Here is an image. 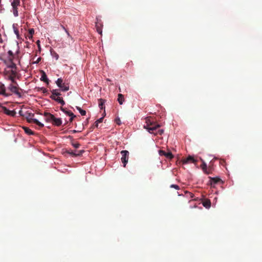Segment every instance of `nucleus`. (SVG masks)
<instances>
[{
  "mask_svg": "<svg viewBox=\"0 0 262 262\" xmlns=\"http://www.w3.org/2000/svg\"><path fill=\"white\" fill-rule=\"evenodd\" d=\"M4 73L7 77L8 80L11 81V83L16 84V81L14 78L16 76V65L14 63H10L7 65Z\"/></svg>",
  "mask_w": 262,
  "mask_h": 262,
  "instance_id": "obj_1",
  "label": "nucleus"
},
{
  "mask_svg": "<svg viewBox=\"0 0 262 262\" xmlns=\"http://www.w3.org/2000/svg\"><path fill=\"white\" fill-rule=\"evenodd\" d=\"M160 125L152 122L149 120V118H146V125L144 126V128L147 129L149 133L155 135H162L163 133V130L162 129H158Z\"/></svg>",
  "mask_w": 262,
  "mask_h": 262,
  "instance_id": "obj_2",
  "label": "nucleus"
},
{
  "mask_svg": "<svg viewBox=\"0 0 262 262\" xmlns=\"http://www.w3.org/2000/svg\"><path fill=\"white\" fill-rule=\"evenodd\" d=\"M34 116V114L28 112H26V114H25V117H26V119H27L28 122L37 124L39 127L42 128L43 126V123L38 121L36 119L33 118Z\"/></svg>",
  "mask_w": 262,
  "mask_h": 262,
  "instance_id": "obj_3",
  "label": "nucleus"
},
{
  "mask_svg": "<svg viewBox=\"0 0 262 262\" xmlns=\"http://www.w3.org/2000/svg\"><path fill=\"white\" fill-rule=\"evenodd\" d=\"M60 96V93L57 92L56 90H53L52 91V96H51V98L54 101L58 102V103H60L61 105H64L65 102L59 96Z\"/></svg>",
  "mask_w": 262,
  "mask_h": 262,
  "instance_id": "obj_4",
  "label": "nucleus"
},
{
  "mask_svg": "<svg viewBox=\"0 0 262 262\" xmlns=\"http://www.w3.org/2000/svg\"><path fill=\"white\" fill-rule=\"evenodd\" d=\"M7 90L11 92V93H14L16 96L19 97H21V93L19 92L18 84L12 82L11 84H9V86L7 87Z\"/></svg>",
  "mask_w": 262,
  "mask_h": 262,
  "instance_id": "obj_5",
  "label": "nucleus"
},
{
  "mask_svg": "<svg viewBox=\"0 0 262 262\" xmlns=\"http://www.w3.org/2000/svg\"><path fill=\"white\" fill-rule=\"evenodd\" d=\"M128 151L127 150H122L120 151V155H121V162L123 164V167L125 166L126 163H127V160H128Z\"/></svg>",
  "mask_w": 262,
  "mask_h": 262,
  "instance_id": "obj_6",
  "label": "nucleus"
},
{
  "mask_svg": "<svg viewBox=\"0 0 262 262\" xmlns=\"http://www.w3.org/2000/svg\"><path fill=\"white\" fill-rule=\"evenodd\" d=\"M11 5L12 6L11 12L15 17H17L18 16V7L20 6V3H11Z\"/></svg>",
  "mask_w": 262,
  "mask_h": 262,
  "instance_id": "obj_7",
  "label": "nucleus"
},
{
  "mask_svg": "<svg viewBox=\"0 0 262 262\" xmlns=\"http://www.w3.org/2000/svg\"><path fill=\"white\" fill-rule=\"evenodd\" d=\"M0 95H2L4 97L11 96V93L6 92L5 86L2 83H0Z\"/></svg>",
  "mask_w": 262,
  "mask_h": 262,
  "instance_id": "obj_8",
  "label": "nucleus"
},
{
  "mask_svg": "<svg viewBox=\"0 0 262 262\" xmlns=\"http://www.w3.org/2000/svg\"><path fill=\"white\" fill-rule=\"evenodd\" d=\"M97 21H96L95 27L96 28V30L97 33H102V27L103 25L100 19H99L98 17L96 18Z\"/></svg>",
  "mask_w": 262,
  "mask_h": 262,
  "instance_id": "obj_9",
  "label": "nucleus"
},
{
  "mask_svg": "<svg viewBox=\"0 0 262 262\" xmlns=\"http://www.w3.org/2000/svg\"><path fill=\"white\" fill-rule=\"evenodd\" d=\"M159 155L161 156L166 157V159H171L173 157L172 154L170 151L166 152L164 150H159Z\"/></svg>",
  "mask_w": 262,
  "mask_h": 262,
  "instance_id": "obj_10",
  "label": "nucleus"
},
{
  "mask_svg": "<svg viewBox=\"0 0 262 262\" xmlns=\"http://www.w3.org/2000/svg\"><path fill=\"white\" fill-rule=\"evenodd\" d=\"M2 111L6 115L11 117H14L15 116V111L9 110L5 106H2Z\"/></svg>",
  "mask_w": 262,
  "mask_h": 262,
  "instance_id": "obj_11",
  "label": "nucleus"
},
{
  "mask_svg": "<svg viewBox=\"0 0 262 262\" xmlns=\"http://www.w3.org/2000/svg\"><path fill=\"white\" fill-rule=\"evenodd\" d=\"M196 162L194 159H193V157L192 156H188V157L186 158L185 159H183L182 160V162H183V164H187V163H194Z\"/></svg>",
  "mask_w": 262,
  "mask_h": 262,
  "instance_id": "obj_12",
  "label": "nucleus"
},
{
  "mask_svg": "<svg viewBox=\"0 0 262 262\" xmlns=\"http://www.w3.org/2000/svg\"><path fill=\"white\" fill-rule=\"evenodd\" d=\"M43 115H44V117L46 118V121L47 122H50L51 120H55L57 119L55 118V116H54V115L49 113L45 112L44 113V114H43Z\"/></svg>",
  "mask_w": 262,
  "mask_h": 262,
  "instance_id": "obj_13",
  "label": "nucleus"
},
{
  "mask_svg": "<svg viewBox=\"0 0 262 262\" xmlns=\"http://www.w3.org/2000/svg\"><path fill=\"white\" fill-rule=\"evenodd\" d=\"M66 152H67V154L70 155L71 156H72L73 157H78V156H80L81 155V154H82V153H83V150H80V151H77V152H75L71 150H69L66 151Z\"/></svg>",
  "mask_w": 262,
  "mask_h": 262,
  "instance_id": "obj_14",
  "label": "nucleus"
},
{
  "mask_svg": "<svg viewBox=\"0 0 262 262\" xmlns=\"http://www.w3.org/2000/svg\"><path fill=\"white\" fill-rule=\"evenodd\" d=\"M221 181V179L219 178H211L210 177V185L211 186L215 185L216 184L220 182Z\"/></svg>",
  "mask_w": 262,
  "mask_h": 262,
  "instance_id": "obj_15",
  "label": "nucleus"
},
{
  "mask_svg": "<svg viewBox=\"0 0 262 262\" xmlns=\"http://www.w3.org/2000/svg\"><path fill=\"white\" fill-rule=\"evenodd\" d=\"M50 122H52V125L56 126H59L61 125V119L57 118L55 120H51V121H49Z\"/></svg>",
  "mask_w": 262,
  "mask_h": 262,
  "instance_id": "obj_16",
  "label": "nucleus"
},
{
  "mask_svg": "<svg viewBox=\"0 0 262 262\" xmlns=\"http://www.w3.org/2000/svg\"><path fill=\"white\" fill-rule=\"evenodd\" d=\"M22 128H23V129H24L25 133L28 134L29 136L34 135V133L30 129H29V128L26 126H23Z\"/></svg>",
  "mask_w": 262,
  "mask_h": 262,
  "instance_id": "obj_17",
  "label": "nucleus"
},
{
  "mask_svg": "<svg viewBox=\"0 0 262 262\" xmlns=\"http://www.w3.org/2000/svg\"><path fill=\"white\" fill-rule=\"evenodd\" d=\"M7 54H8V56H8V60H9V62H10V63H13L12 62V60H13V58H14V56L13 55V53H12V51H8V52H7Z\"/></svg>",
  "mask_w": 262,
  "mask_h": 262,
  "instance_id": "obj_18",
  "label": "nucleus"
},
{
  "mask_svg": "<svg viewBox=\"0 0 262 262\" xmlns=\"http://www.w3.org/2000/svg\"><path fill=\"white\" fill-rule=\"evenodd\" d=\"M201 167H202V171L203 172H205L206 174H209V171H207V164L206 163L202 161V165H201Z\"/></svg>",
  "mask_w": 262,
  "mask_h": 262,
  "instance_id": "obj_19",
  "label": "nucleus"
},
{
  "mask_svg": "<svg viewBox=\"0 0 262 262\" xmlns=\"http://www.w3.org/2000/svg\"><path fill=\"white\" fill-rule=\"evenodd\" d=\"M202 205H203V207L208 208L210 207V201L208 200H205V201L202 202Z\"/></svg>",
  "mask_w": 262,
  "mask_h": 262,
  "instance_id": "obj_20",
  "label": "nucleus"
},
{
  "mask_svg": "<svg viewBox=\"0 0 262 262\" xmlns=\"http://www.w3.org/2000/svg\"><path fill=\"white\" fill-rule=\"evenodd\" d=\"M40 80L43 81L46 83H48V79L47 77V75L45 73V72H42V74H41V77H40Z\"/></svg>",
  "mask_w": 262,
  "mask_h": 262,
  "instance_id": "obj_21",
  "label": "nucleus"
},
{
  "mask_svg": "<svg viewBox=\"0 0 262 262\" xmlns=\"http://www.w3.org/2000/svg\"><path fill=\"white\" fill-rule=\"evenodd\" d=\"M123 101L124 96H123V95L121 94L118 95V102H119V103H120V105H122V104H123Z\"/></svg>",
  "mask_w": 262,
  "mask_h": 262,
  "instance_id": "obj_22",
  "label": "nucleus"
},
{
  "mask_svg": "<svg viewBox=\"0 0 262 262\" xmlns=\"http://www.w3.org/2000/svg\"><path fill=\"white\" fill-rule=\"evenodd\" d=\"M98 101H99V102H98V106H99V108H100V110H102L103 108V103H104V100L102 99H100L98 100Z\"/></svg>",
  "mask_w": 262,
  "mask_h": 262,
  "instance_id": "obj_23",
  "label": "nucleus"
},
{
  "mask_svg": "<svg viewBox=\"0 0 262 262\" xmlns=\"http://www.w3.org/2000/svg\"><path fill=\"white\" fill-rule=\"evenodd\" d=\"M76 110H77V111H79V113H80V114H81V115L82 116H85V115L86 114V112L84 110H82L78 106H76Z\"/></svg>",
  "mask_w": 262,
  "mask_h": 262,
  "instance_id": "obj_24",
  "label": "nucleus"
},
{
  "mask_svg": "<svg viewBox=\"0 0 262 262\" xmlns=\"http://www.w3.org/2000/svg\"><path fill=\"white\" fill-rule=\"evenodd\" d=\"M61 111H62V112H64V113H66V115L70 117V116H75V115H74V114L73 113H72L70 111H66L63 109H61Z\"/></svg>",
  "mask_w": 262,
  "mask_h": 262,
  "instance_id": "obj_25",
  "label": "nucleus"
},
{
  "mask_svg": "<svg viewBox=\"0 0 262 262\" xmlns=\"http://www.w3.org/2000/svg\"><path fill=\"white\" fill-rule=\"evenodd\" d=\"M59 88H61V91L63 92H66L69 90V86L66 85V84L61 85V86H59Z\"/></svg>",
  "mask_w": 262,
  "mask_h": 262,
  "instance_id": "obj_26",
  "label": "nucleus"
},
{
  "mask_svg": "<svg viewBox=\"0 0 262 262\" xmlns=\"http://www.w3.org/2000/svg\"><path fill=\"white\" fill-rule=\"evenodd\" d=\"M56 85L58 86H60L61 85H65V84L62 83L61 78H58L56 80Z\"/></svg>",
  "mask_w": 262,
  "mask_h": 262,
  "instance_id": "obj_27",
  "label": "nucleus"
},
{
  "mask_svg": "<svg viewBox=\"0 0 262 262\" xmlns=\"http://www.w3.org/2000/svg\"><path fill=\"white\" fill-rule=\"evenodd\" d=\"M18 25L17 24H13V28L14 30V33H19V30H18Z\"/></svg>",
  "mask_w": 262,
  "mask_h": 262,
  "instance_id": "obj_28",
  "label": "nucleus"
},
{
  "mask_svg": "<svg viewBox=\"0 0 262 262\" xmlns=\"http://www.w3.org/2000/svg\"><path fill=\"white\" fill-rule=\"evenodd\" d=\"M170 188H174L176 190H179V186L176 184H172L170 185Z\"/></svg>",
  "mask_w": 262,
  "mask_h": 262,
  "instance_id": "obj_29",
  "label": "nucleus"
},
{
  "mask_svg": "<svg viewBox=\"0 0 262 262\" xmlns=\"http://www.w3.org/2000/svg\"><path fill=\"white\" fill-rule=\"evenodd\" d=\"M115 123H116V124H118V125H120V124H121L120 119H119V118H116L115 119Z\"/></svg>",
  "mask_w": 262,
  "mask_h": 262,
  "instance_id": "obj_30",
  "label": "nucleus"
},
{
  "mask_svg": "<svg viewBox=\"0 0 262 262\" xmlns=\"http://www.w3.org/2000/svg\"><path fill=\"white\" fill-rule=\"evenodd\" d=\"M72 145H73L75 148H78L79 147V144L78 143H72Z\"/></svg>",
  "mask_w": 262,
  "mask_h": 262,
  "instance_id": "obj_31",
  "label": "nucleus"
},
{
  "mask_svg": "<svg viewBox=\"0 0 262 262\" xmlns=\"http://www.w3.org/2000/svg\"><path fill=\"white\" fill-rule=\"evenodd\" d=\"M52 56H53V57L55 58L56 60L58 59V55H57L56 52H53V53H52Z\"/></svg>",
  "mask_w": 262,
  "mask_h": 262,
  "instance_id": "obj_32",
  "label": "nucleus"
},
{
  "mask_svg": "<svg viewBox=\"0 0 262 262\" xmlns=\"http://www.w3.org/2000/svg\"><path fill=\"white\" fill-rule=\"evenodd\" d=\"M102 122H103V117L100 118V119H98V120L96 121V122H95V123H102Z\"/></svg>",
  "mask_w": 262,
  "mask_h": 262,
  "instance_id": "obj_33",
  "label": "nucleus"
},
{
  "mask_svg": "<svg viewBox=\"0 0 262 262\" xmlns=\"http://www.w3.org/2000/svg\"><path fill=\"white\" fill-rule=\"evenodd\" d=\"M10 2L11 3H20V0H10Z\"/></svg>",
  "mask_w": 262,
  "mask_h": 262,
  "instance_id": "obj_34",
  "label": "nucleus"
},
{
  "mask_svg": "<svg viewBox=\"0 0 262 262\" xmlns=\"http://www.w3.org/2000/svg\"><path fill=\"white\" fill-rule=\"evenodd\" d=\"M33 35V34H28V36H26V38L29 37V39H31L33 37V35Z\"/></svg>",
  "mask_w": 262,
  "mask_h": 262,
  "instance_id": "obj_35",
  "label": "nucleus"
},
{
  "mask_svg": "<svg viewBox=\"0 0 262 262\" xmlns=\"http://www.w3.org/2000/svg\"><path fill=\"white\" fill-rule=\"evenodd\" d=\"M224 164H225V161L224 160H221L220 164L223 166L224 165Z\"/></svg>",
  "mask_w": 262,
  "mask_h": 262,
  "instance_id": "obj_36",
  "label": "nucleus"
},
{
  "mask_svg": "<svg viewBox=\"0 0 262 262\" xmlns=\"http://www.w3.org/2000/svg\"><path fill=\"white\" fill-rule=\"evenodd\" d=\"M75 118V116H70V119H69V121L71 122L73 120V119Z\"/></svg>",
  "mask_w": 262,
  "mask_h": 262,
  "instance_id": "obj_37",
  "label": "nucleus"
},
{
  "mask_svg": "<svg viewBox=\"0 0 262 262\" xmlns=\"http://www.w3.org/2000/svg\"><path fill=\"white\" fill-rule=\"evenodd\" d=\"M15 35H16V37H17V38H19L21 35H23V34H15ZM24 35H25V34H24Z\"/></svg>",
  "mask_w": 262,
  "mask_h": 262,
  "instance_id": "obj_38",
  "label": "nucleus"
},
{
  "mask_svg": "<svg viewBox=\"0 0 262 262\" xmlns=\"http://www.w3.org/2000/svg\"><path fill=\"white\" fill-rule=\"evenodd\" d=\"M40 60H41V58L38 57V59H37V60H36V62H35V63H38V62H40Z\"/></svg>",
  "mask_w": 262,
  "mask_h": 262,
  "instance_id": "obj_39",
  "label": "nucleus"
},
{
  "mask_svg": "<svg viewBox=\"0 0 262 262\" xmlns=\"http://www.w3.org/2000/svg\"><path fill=\"white\" fill-rule=\"evenodd\" d=\"M34 30L33 29H31L29 30V33H34Z\"/></svg>",
  "mask_w": 262,
  "mask_h": 262,
  "instance_id": "obj_40",
  "label": "nucleus"
},
{
  "mask_svg": "<svg viewBox=\"0 0 262 262\" xmlns=\"http://www.w3.org/2000/svg\"><path fill=\"white\" fill-rule=\"evenodd\" d=\"M98 124H99V123L95 122V124H94V127L97 128L98 127Z\"/></svg>",
  "mask_w": 262,
  "mask_h": 262,
  "instance_id": "obj_41",
  "label": "nucleus"
},
{
  "mask_svg": "<svg viewBox=\"0 0 262 262\" xmlns=\"http://www.w3.org/2000/svg\"><path fill=\"white\" fill-rule=\"evenodd\" d=\"M188 195H189V196H190V198H193V194H192L191 193L188 192Z\"/></svg>",
  "mask_w": 262,
  "mask_h": 262,
  "instance_id": "obj_42",
  "label": "nucleus"
},
{
  "mask_svg": "<svg viewBox=\"0 0 262 262\" xmlns=\"http://www.w3.org/2000/svg\"><path fill=\"white\" fill-rule=\"evenodd\" d=\"M3 43V39L2 38V36H0V43Z\"/></svg>",
  "mask_w": 262,
  "mask_h": 262,
  "instance_id": "obj_43",
  "label": "nucleus"
},
{
  "mask_svg": "<svg viewBox=\"0 0 262 262\" xmlns=\"http://www.w3.org/2000/svg\"><path fill=\"white\" fill-rule=\"evenodd\" d=\"M41 90H43V92H46V89H44V88H41Z\"/></svg>",
  "mask_w": 262,
  "mask_h": 262,
  "instance_id": "obj_44",
  "label": "nucleus"
},
{
  "mask_svg": "<svg viewBox=\"0 0 262 262\" xmlns=\"http://www.w3.org/2000/svg\"><path fill=\"white\" fill-rule=\"evenodd\" d=\"M193 207L195 208L196 207V206L195 205H193Z\"/></svg>",
  "mask_w": 262,
  "mask_h": 262,
  "instance_id": "obj_45",
  "label": "nucleus"
},
{
  "mask_svg": "<svg viewBox=\"0 0 262 262\" xmlns=\"http://www.w3.org/2000/svg\"><path fill=\"white\" fill-rule=\"evenodd\" d=\"M21 111H19V114H21ZM20 115H21V116H24V115H21V114H20Z\"/></svg>",
  "mask_w": 262,
  "mask_h": 262,
  "instance_id": "obj_46",
  "label": "nucleus"
},
{
  "mask_svg": "<svg viewBox=\"0 0 262 262\" xmlns=\"http://www.w3.org/2000/svg\"><path fill=\"white\" fill-rule=\"evenodd\" d=\"M1 1L2 0H0V6H1Z\"/></svg>",
  "mask_w": 262,
  "mask_h": 262,
  "instance_id": "obj_47",
  "label": "nucleus"
},
{
  "mask_svg": "<svg viewBox=\"0 0 262 262\" xmlns=\"http://www.w3.org/2000/svg\"><path fill=\"white\" fill-rule=\"evenodd\" d=\"M73 132H74V133H76V132H77V131H76V130H74V131H73Z\"/></svg>",
  "mask_w": 262,
  "mask_h": 262,
  "instance_id": "obj_48",
  "label": "nucleus"
},
{
  "mask_svg": "<svg viewBox=\"0 0 262 262\" xmlns=\"http://www.w3.org/2000/svg\"><path fill=\"white\" fill-rule=\"evenodd\" d=\"M39 43V41H37V43Z\"/></svg>",
  "mask_w": 262,
  "mask_h": 262,
  "instance_id": "obj_49",
  "label": "nucleus"
}]
</instances>
